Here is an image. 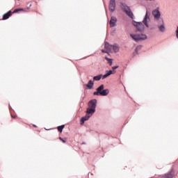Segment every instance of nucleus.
Returning a JSON list of instances; mask_svg holds the SVG:
<instances>
[{
    "instance_id": "nucleus-1",
    "label": "nucleus",
    "mask_w": 178,
    "mask_h": 178,
    "mask_svg": "<svg viewBox=\"0 0 178 178\" xmlns=\"http://www.w3.org/2000/svg\"><path fill=\"white\" fill-rule=\"evenodd\" d=\"M133 25L136 27L137 30L138 31H141L142 29H144V26L146 27V29L152 30V28L151 27V13L147 10L142 22L134 21Z\"/></svg>"
},
{
    "instance_id": "nucleus-2",
    "label": "nucleus",
    "mask_w": 178,
    "mask_h": 178,
    "mask_svg": "<svg viewBox=\"0 0 178 178\" xmlns=\"http://www.w3.org/2000/svg\"><path fill=\"white\" fill-rule=\"evenodd\" d=\"M129 35L131 38L134 40V41H136V42H138V41H145V40L148 38L147 35L144 33H130Z\"/></svg>"
},
{
    "instance_id": "nucleus-3",
    "label": "nucleus",
    "mask_w": 178,
    "mask_h": 178,
    "mask_svg": "<svg viewBox=\"0 0 178 178\" xmlns=\"http://www.w3.org/2000/svg\"><path fill=\"white\" fill-rule=\"evenodd\" d=\"M121 8L122 9V10H124V12H125V13L127 15V16H129V17L133 18V13L131 12V10H130V8H129V6H127L126 4L121 3Z\"/></svg>"
},
{
    "instance_id": "nucleus-4",
    "label": "nucleus",
    "mask_w": 178,
    "mask_h": 178,
    "mask_svg": "<svg viewBox=\"0 0 178 178\" xmlns=\"http://www.w3.org/2000/svg\"><path fill=\"white\" fill-rule=\"evenodd\" d=\"M161 8L159 7H157L152 13L155 20H159L161 19V11L159 10Z\"/></svg>"
},
{
    "instance_id": "nucleus-5",
    "label": "nucleus",
    "mask_w": 178,
    "mask_h": 178,
    "mask_svg": "<svg viewBox=\"0 0 178 178\" xmlns=\"http://www.w3.org/2000/svg\"><path fill=\"white\" fill-rule=\"evenodd\" d=\"M109 94L108 90H97V92H94V95H102V97H105Z\"/></svg>"
},
{
    "instance_id": "nucleus-6",
    "label": "nucleus",
    "mask_w": 178,
    "mask_h": 178,
    "mask_svg": "<svg viewBox=\"0 0 178 178\" xmlns=\"http://www.w3.org/2000/svg\"><path fill=\"white\" fill-rule=\"evenodd\" d=\"M88 108L95 109L97 108V99H92L88 103Z\"/></svg>"
},
{
    "instance_id": "nucleus-7",
    "label": "nucleus",
    "mask_w": 178,
    "mask_h": 178,
    "mask_svg": "<svg viewBox=\"0 0 178 178\" xmlns=\"http://www.w3.org/2000/svg\"><path fill=\"white\" fill-rule=\"evenodd\" d=\"M115 8H116V1L110 0L109 10L111 12H115Z\"/></svg>"
},
{
    "instance_id": "nucleus-8",
    "label": "nucleus",
    "mask_w": 178,
    "mask_h": 178,
    "mask_svg": "<svg viewBox=\"0 0 178 178\" xmlns=\"http://www.w3.org/2000/svg\"><path fill=\"white\" fill-rule=\"evenodd\" d=\"M94 113H95V109L90 108V107L87 108L86 115H89L91 118V116H92Z\"/></svg>"
},
{
    "instance_id": "nucleus-9",
    "label": "nucleus",
    "mask_w": 178,
    "mask_h": 178,
    "mask_svg": "<svg viewBox=\"0 0 178 178\" xmlns=\"http://www.w3.org/2000/svg\"><path fill=\"white\" fill-rule=\"evenodd\" d=\"M118 22V19L115 17H111V19L110 20V26L111 27H115L116 26V23Z\"/></svg>"
},
{
    "instance_id": "nucleus-10",
    "label": "nucleus",
    "mask_w": 178,
    "mask_h": 178,
    "mask_svg": "<svg viewBox=\"0 0 178 178\" xmlns=\"http://www.w3.org/2000/svg\"><path fill=\"white\" fill-rule=\"evenodd\" d=\"M158 27L161 33H165V31H166V27L165 26V24H161L159 25Z\"/></svg>"
},
{
    "instance_id": "nucleus-11",
    "label": "nucleus",
    "mask_w": 178,
    "mask_h": 178,
    "mask_svg": "<svg viewBox=\"0 0 178 178\" xmlns=\"http://www.w3.org/2000/svg\"><path fill=\"white\" fill-rule=\"evenodd\" d=\"M90 115H88V114L86 115V116L82 117L81 119V124H84V122H87V120H88V119H90Z\"/></svg>"
},
{
    "instance_id": "nucleus-12",
    "label": "nucleus",
    "mask_w": 178,
    "mask_h": 178,
    "mask_svg": "<svg viewBox=\"0 0 178 178\" xmlns=\"http://www.w3.org/2000/svg\"><path fill=\"white\" fill-rule=\"evenodd\" d=\"M86 87L87 88H89V90L92 89V88L94 87V81L90 80L88 83L86 84Z\"/></svg>"
},
{
    "instance_id": "nucleus-13",
    "label": "nucleus",
    "mask_w": 178,
    "mask_h": 178,
    "mask_svg": "<svg viewBox=\"0 0 178 178\" xmlns=\"http://www.w3.org/2000/svg\"><path fill=\"white\" fill-rule=\"evenodd\" d=\"M11 15L12 11H8L7 13L3 15V20H6L7 19H9V17H10Z\"/></svg>"
},
{
    "instance_id": "nucleus-14",
    "label": "nucleus",
    "mask_w": 178,
    "mask_h": 178,
    "mask_svg": "<svg viewBox=\"0 0 178 178\" xmlns=\"http://www.w3.org/2000/svg\"><path fill=\"white\" fill-rule=\"evenodd\" d=\"M111 74H113V72L112 70H107L106 71V74L103 75V79H106V77H109Z\"/></svg>"
},
{
    "instance_id": "nucleus-15",
    "label": "nucleus",
    "mask_w": 178,
    "mask_h": 178,
    "mask_svg": "<svg viewBox=\"0 0 178 178\" xmlns=\"http://www.w3.org/2000/svg\"><path fill=\"white\" fill-rule=\"evenodd\" d=\"M102 79H103L102 74H99L93 77L94 81H99V80H101Z\"/></svg>"
},
{
    "instance_id": "nucleus-16",
    "label": "nucleus",
    "mask_w": 178,
    "mask_h": 178,
    "mask_svg": "<svg viewBox=\"0 0 178 178\" xmlns=\"http://www.w3.org/2000/svg\"><path fill=\"white\" fill-rule=\"evenodd\" d=\"M104 47L106 48V49H107L108 51H112V45H110L109 43L108 42H105L104 44Z\"/></svg>"
},
{
    "instance_id": "nucleus-17",
    "label": "nucleus",
    "mask_w": 178,
    "mask_h": 178,
    "mask_svg": "<svg viewBox=\"0 0 178 178\" xmlns=\"http://www.w3.org/2000/svg\"><path fill=\"white\" fill-rule=\"evenodd\" d=\"M111 51H114V52H118L119 51V47L115 46V45H112Z\"/></svg>"
},
{
    "instance_id": "nucleus-18",
    "label": "nucleus",
    "mask_w": 178,
    "mask_h": 178,
    "mask_svg": "<svg viewBox=\"0 0 178 178\" xmlns=\"http://www.w3.org/2000/svg\"><path fill=\"white\" fill-rule=\"evenodd\" d=\"M63 129H65V125H61L58 127V131H60V133H62V131H63Z\"/></svg>"
},
{
    "instance_id": "nucleus-19",
    "label": "nucleus",
    "mask_w": 178,
    "mask_h": 178,
    "mask_svg": "<svg viewBox=\"0 0 178 178\" xmlns=\"http://www.w3.org/2000/svg\"><path fill=\"white\" fill-rule=\"evenodd\" d=\"M162 178H173V175L172 174H168L165 177H163Z\"/></svg>"
},
{
    "instance_id": "nucleus-20",
    "label": "nucleus",
    "mask_w": 178,
    "mask_h": 178,
    "mask_svg": "<svg viewBox=\"0 0 178 178\" xmlns=\"http://www.w3.org/2000/svg\"><path fill=\"white\" fill-rule=\"evenodd\" d=\"M106 60H108V63H110V66H112V59L106 58Z\"/></svg>"
},
{
    "instance_id": "nucleus-21",
    "label": "nucleus",
    "mask_w": 178,
    "mask_h": 178,
    "mask_svg": "<svg viewBox=\"0 0 178 178\" xmlns=\"http://www.w3.org/2000/svg\"><path fill=\"white\" fill-rule=\"evenodd\" d=\"M175 34H176V38L178 40V26H177L175 29Z\"/></svg>"
},
{
    "instance_id": "nucleus-22",
    "label": "nucleus",
    "mask_w": 178,
    "mask_h": 178,
    "mask_svg": "<svg viewBox=\"0 0 178 178\" xmlns=\"http://www.w3.org/2000/svg\"><path fill=\"white\" fill-rule=\"evenodd\" d=\"M97 90H104V85H101Z\"/></svg>"
},
{
    "instance_id": "nucleus-23",
    "label": "nucleus",
    "mask_w": 178,
    "mask_h": 178,
    "mask_svg": "<svg viewBox=\"0 0 178 178\" xmlns=\"http://www.w3.org/2000/svg\"><path fill=\"white\" fill-rule=\"evenodd\" d=\"M19 10H22V9H15V10L13 11V13H17V12H19Z\"/></svg>"
},
{
    "instance_id": "nucleus-24",
    "label": "nucleus",
    "mask_w": 178,
    "mask_h": 178,
    "mask_svg": "<svg viewBox=\"0 0 178 178\" xmlns=\"http://www.w3.org/2000/svg\"><path fill=\"white\" fill-rule=\"evenodd\" d=\"M118 67H119V66H113V67H112V69H113V70H115L118 69Z\"/></svg>"
},
{
    "instance_id": "nucleus-25",
    "label": "nucleus",
    "mask_w": 178,
    "mask_h": 178,
    "mask_svg": "<svg viewBox=\"0 0 178 178\" xmlns=\"http://www.w3.org/2000/svg\"><path fill=\"white\" fill-rule=\"evenodd\" d=\"M59 139L63 142V143H66V140H63V138H59Z\"/></svg>"
},
{
    "instance_id": "nucleus-26",
    "label": "nucleus",
    "mask_w": 178,
    "mask_h": 178,
    "mask_svg": "<svg viewBox=\"0 0 178 178\" xmlns=\"http://www.w3.org/2000/svg\"><path fill=\"white\" fill-rule=\"evenodd\" d=\"M139 49H140V47H136V50H135V51H136V52H138Z\"/></svg>"
},
{
    "instance_id": "nucleus-27",
    "label": "nucleus",
    "mask_w": 178,
    "mask_h": 178,
    "mask_svg": "<svg viewBox=\"0 0 178 178\" xmlns=\"http://www.w3.org/2000/svg\"><path fill=\"white\" fill-rule=\"evenodd\" d=\"M102 52H105V53L106 52V51H105V50H104V49H102Z\"/></svg>"
},
{
    "instance_id": "nucleus-28",
    "label": "nucleus",
    "mask_w": 178,
    "mask_h": 178,
    "mask_svg": "<svg viewBox=\"0 0 178 178\" xmlns=\"http://www.w3.org/2000/svg\"><path fill=\"white\" fill-rule=\"evenodd\" d=\"M12 118H15L14 116H12Z\"/></svg>"
}]
</instances>
